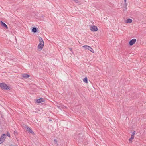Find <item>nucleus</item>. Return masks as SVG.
<instances>
[{
	"label": "nucleus",
	"mask_w": 146,
	"mask_h": 146,
	"mask_svg": "<svg viewBox=\"0 0 146 146\" xmlns=\"http://www.w3.org/2000/svg\"><path fill=\"white\" fill-rule=\"evenodd\" d=\"M135 131H133L132 133V134L131 135V137H133L134 138V135L135 134Z\"/></svg>",
	"instance_id": "2eb2a0df"
},
{
	"label": "nucleus",
	"mask_w": 146,
	"mask_h": 146,
	"mask_svg": "<svg viewBox=\"0 0 146 146\" xmlns=\"http://www.w3.org/2000/svg\"><path fill=\"white\" fill-rule=\"evenodd\" d=\"M74 1L75 2H76V3H79V1H78V0H74Z\"/></svg>",
	"instance_id": "6ab92c4d"
},
{
	"label": "nucleus",
	"mask_w": 146,
	"mask_h": 146,
	"mask_svg": "<svg viewBox=\"0 0 146 146\" xmlns=\"http://www.w3.org/2000/svg\"><path fill=\"white\" fill-rule=\"evenodd\" d=\"M36 101L38 103H40L44 102V99L42 98H39L36 100Z\"/></svg>",
	"instance_id": "423d86ee"
},
{
	"label": "nucleus",
	"mask_w": 146,
	"mask_h": 146,
	"mask_svg": "<svg viewBox=\"0 0 146 146\" xmlns=\"http://www.w3.org/2000/svg\"><path fill=\"white\" fill-rule=\"evenodd\" d=\"M16 131H14V132L15 133H16Z\"/></svg>",
	"instance_id": "5701e85b"
},
{
	"label": "nucleus",
	"mask_w": 146,
	"mask_h": 146,
	"mask_svg": "<svg viewBox=\"0 0 146 146\" xmlns=\"http://www.w3.org/2000/svg\"><path fill=\"white\" fill-rule=\"evenodd\" d=\"M132 22V20L128 18L125 21V22L127 23H131Z\"/></svg>",
	"instance_id": "9b49d317"
},
{
	"label": "nucleus",
	"mask_w": 146,
	"mask_h": 146,
	"mask_svg": "<svg viewBox=\"0 0 146 146\" xmlns=\"http://www.w3.org/2000/svg\"><path fill=\"white\" fill-rule=\"evenodd\" d=\"M37 29L36 27H33L32 28V31L33 32L36 33L37 32Z\"/></svg>",
	"instance_id": "ddd939ff"
},
{
	"label": "nucleus",
	"mask_w": 146,
	"mask_h": 146,
	"mask_svg": "<svg viewBox=\"0 0 146 146\" xmlns=\"http://www.w3.org/2000/svg\"><path fill=\"white\" fill-rule=\"evenodd\" d=\"M7 136H8L9 137H10V133H8V132L7 133Z\"/></svg>",
	"instance_id": "a211bd4d"
},
{
	"label": "nucleus",
	"mask_w": 146,
	"mask_h": 146,
	"mask_svg": "<svg viewBox=\"0 0 146 146\" xmlns=\"http://www.w3.org/2000/svg\"><path fill=\"white\" fill-rule=\"evenodd\" d=\"M44 44H42L40 43H39L38 45V49H40V50L42 49L43 47Z\"/></svg>",
	"instance_id": "6e6552de"
},
{
	"label": "nucleus",
	"mask_w": 146,
	"mask_h": 146,
	"mask_svg": "<svg viewBox=\"0 0 146 146\" xmlns=\"http://www.w3.org/2000/svg\"><path fill=\"white\" fill-rule=\"evenodd\" d=\"M83 81L84 82H85L86 83H88L87 78L86 77L84 78V79L83 80Z\"/></svg>",
	"instance_id": "4468645a"
},
{
	"label": "nucleus",
	"mask_w": 146,
	"mask_h": 146,
	"mask_svg": "<svg viewBox=\"0 0 146 146\" xmlns=\"http://www.w3.org/2000/svg\"><path fill=\"white\" fill-rule=\"evenodd\" d=\"M65 108H66V107H65Z\"/></svg>",
	"instance_id": "393cba45"
},
{
	"label": "nucleus",
	"mask_w": 146,
	"mask_h": 146,
	"mask_svg": "<svg viewBox=\"0 0 146 146\" xmlns=\"http://www.w3.org/2000/svg\"><path fill=\"white\" fill-rule=\"evenodd\" d=\"M1 25L3 27H5L6 29H7L8 27L7 25L4 22L2 21H1Z\"/></svg>",
	"instance_id": "0eeeda50"
},
{
	"label": "nucleus",
	"mask_w": 146,
	"mask_h": 146,
	"mask_svg": "<svg viewBox=\"0 0 146 146\" xmlns=\"http://www.w3.org/2000/svg\"><path fill=\"white\" fill-rule=\"evenodd\" d=\"M127 0H124V1L125 3H126Z\"/></svg>",
	"instance_id": "412c9836"
},
{
	"label": "nucleus",
	"mask_w": 146,
	"mask_h": 146,
	"mask_svg": "<svg viewBox=\"0 0 146 146\" xmlns=\"http://www.w3.org/2000/svg\"><path fill=\"white\" fill-rule=\"evenodd\" d=\"M134 138L131 137L129 139V141L131 142L132 140Z\"/></svg>",
	"instance_id": "dca6fc26"
},
{
	"label": "nucleus",
	"mask_w": 146,
	"mask_h": 146,
	"mask_svg": "<svg viewBox=\"0 0 146 146\" xmlns=\"http://www.w3.org/2000/svg\"><path fill=\"white\" fill-rule=\"evenodd\" d=\"M38 38H39V42H40L39 43H40L42 44H44V42L43 40H42V39L40 36H38Z\"/></svg>",
	"instance_id": "1a4fd4ad"
},
{
	"label": "nucleus",
	"mask_w": 146,
	"mask_h": 146,
	"mask_svg": "<svg viewBox=\"0 0 146 146\" xmlns=\"http://www.w3.org/2000/svg\"><path fill=\"white\" fill-rule=\"evenodd\" d=\"M69 49L70 51H71L72 52H73L72 51V48H69Z\"/></svg>",
	"instance_id": "aec40b11"
},
{
	"label": "nucleus",
	"mask_w": 146,
	"mask_h": 146,
	"mask_svg": "<svg viewBox=\"0 0 146 146\" xmlns=\"http://www.w3.org/2000/svg\"><path fill=\"white\" fill-rule=\"evenodd\" d=\"M54 142L55 144H56L57 143V141L56 139H54Z\"/></svg>",
	"instance_id": "f3484780"
},
{
	"label": "nucleus",
	"mask_w": 146,
	"mask_h": 146,
	"mask_svg": "<svg viewBox=\"0 0 146 146\" xmlns=\"http://www.w3.org/2000/svg\"><path fill=\"white\" fill-rule=\"evenodd\" d=\"M82 47L85 50H89L90 51L93 53L94 52L93 49L88 46L84 45Z\"/></svg>",
	"instance_id": "f03ea898"
},
{
	"label": "nucleus",
	"mask_w": 146,
	"mask_h": 146,
	"mask_svg": "<svg viewBox=\"0 0 146 146\" xmlns=\"http://www.w3.org/2000/svg\"><path fill=\"white\" fill-rule=\"evenodd\" d=\"M11 146H16L15 145H12Z\"/></svg>",
	"instance_id": "4be33fe9"
},
{
	"label": "nucleus",
	"mask_w": 146,
	"mask_h": 146,
	"mask_svg": "<svg viewBox=\"0 0 146 146\" xmlns=\"http://www.w3.org/2000/svg\"><path fill=\"white\" fill-rule=\"evenodd\" d=\"M4 137L3 136H2L0 137V144L2 143L4 141Z\"/></svg>",
	"instance_id": "f8f14e48"
},
{
	"label": "nucleus",
	"mask_w": 146,
	"mask_h": 146,
	"mask_svg": "<svg viewBox=\"0 0 146 146\" xmlns=\"http://www.w3.org/2000/svg\"><path fill=\"white\" fill-rule=\"evenodd\" d=\"M0 87L2 89L5 90H7L9 89L8 87L6 84L4 83H0Z\"/></svg>",
	"instance_id": "f257e3e1"
},
{
	"label": "nucleus",
	"mask_w": 146,
	"mask_h": 146,
	"mask_svg": "<svg viewBox=\"0 0 146 146\" xmlns=\"http://www.w3.org/2000/svg\"><path fill=\"white\" fill-rule=\"evenodd\" d=\"M3 135L4 136H5V134H3Z\"/></svg>",
	"instance_id": "b1692460"
},
{
	"label": "nucleus",
	"mask_w": 146,
	"mask_h": 146,
	"mask_svg": "<svg viewBox=\"0 0 146 146\" xmlns=\"http://www.w3.org/2000/svg\"><path fill=\"white\" fill-rule=\"evenodd\" d=\"M25 128L26 130L28 131L29 133H31L32 134H34V133L33 131L32 130L31 128H29V127L26 126L25 127Z\"/></svg>",
	"instance_id": "20e7f679"
},
{
	"label": "nucleus",
	"mask_w": 146,
	"mask_h": 146,
	"mask_svg": "<svg viewBox=\"0 0 146 146\" xmlns=\"http://www.w3.org/2000/svg\"><path fill=\"white\" fill-rule=\"evenodd\" d=\"M136 41V40L135 39H133L129 42V44L130 45L132 46L135 43Z\"/></svg>",
	"instance_id": "39448f33"
},
{
	"label": "nucleus",
	"mask_w": 146,
	"mask_h": 146,
	"mask_svg": "<svg viewBox=\"0 0 146 146\" xmlns=\"http://www.w3.org/2000/svg\"><path fill=\"white\" fill-rule=\"evenodd\" d=\"M29 77V75L25 74H24L22 75V77L25 78H27Z\"/></svg>",
	"instance_id": "9d476101"
},
{
	"label": "nucleus",
	"mask_w": 146,
	"mask_h": 146,
	"mask_svg": "<svg viewBox=\"0 0 146 146\" xmlns=\"http://www.w3.org/2000/svg\"><path fill=\"white\" fill-rule=\"evenodd\" d=\"M90 30L92 31H96L98 30L97 27L94 25L90 26Z\"/></svg>",
	"instance_id": "7ed1b4c3"
}]
</instances>
